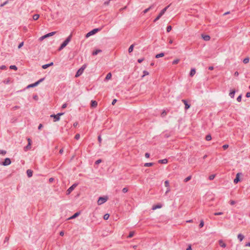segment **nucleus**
Returning a JSON list of instances; mask_svg holds the SVG:
<instances>
[{"label": "nucleus", "mask_w": 250, "mask_h": 250, "mask_svg": "<svg viewBox=\"0 0 250 250\" xmlns=\"http://www.w3.org/2000/svg\"><path fill=\"white\" fill-rule=\"evenodd\" d=\"M86 67V64H84L77 71L75 75V77L77 78L81 75Z\"/></svg>", "instance_id": "1"}, {"label": "nucleus", "mask_w": 250, "mask_h": 250, "mask_svg": "<svg viewBox=\"0 0 250 250\" xmlns=\"http://www.w3.org/2000/svg\"><path fill=\"white\" fill-rule=\"evenodd\" d=\"M169 5L164 8L163 10H161L159 14L157 16V17L154 19V22L157 21L158 20L160 19V18L165 14L167 9L169 7Z\"/></svg>", "instance_id": "2"}, {"label": "nucleus", "mask_w": 250, "mask_h": 250, "mask_svg": "<svg viewBox=\"0 0 250 250\" xmlns=\"http://www.w3.org/2000/svg\"><path fill=\"white\" fill-rule=\"evenodd\" d=\"M108 199L107 197L104 196V197H99L98 200V204L99 205H101L104 203H105Z\"/></svg>", "instance_id": "3"}, {"label": "nucleus", "mask_w": 250, "mask_h": 250, "mask_svg": "<svg viewBox=\"0 0 250 250\" xmlns=\"http://www.w3.org/2000/svg\"><path fill=\"white\" fill-rule=\"evenodd\" d=\"M100 29L99 28H95L91 30V31L87 33L86 35V37L88 38L90 37V36H92L94 34H95L96 33H97L98 31H100Z\"/></svg>", "instance_id": "4"}, {"label": "nucleus", "mask_w": 250, "mask_h": 250, "mask_svg": "<svg viewBox=\"0 0 250 250\" xmlns=\"http://www.w3.org/2000/svg\"><path fill=\"white\" fill-rule=\"evenodd\" d=\"M78 185L77 184H74L72 185L66 191V194L68 195L74 189V188L77 187Z\"/></svg>", "instance_id": "5"}, {"label": "nucleus", "mask_w": 250, "mask_h": 250, "mask_svg": "<svg viewBox=\"0 0 250 250\" xmlns=\"http://www.w3.org/2000/svg\"><path fill=\"white\" fill-rule=\"evenodd\" d=\"M71 39V35H70L66 40L62 43V45L65 47L70 42Z\"/></svg>", "instance_id": "6"}, {"label": "nucleus", "mask_w": 250, "mask_h": 250, "mask_svg": "<svg viewBox=\"0 0 250 250\" xmlns=\"http://www.w3.org/2000/svg\"><path fill=\"white\" fill-rule=\"evenodd\" d=\"M11 163L10 159L8 158H6L4 159V161L2 162V165L6 166L9 165Z\"/></svg>", "instance_id": "7"}, {"label": "nucleus", "mask_w": 250, "mask_h": 250, "mask_svg": "<svg viewBox=\"0 0 250 250\" xmlns=\"http://www.w3.org/2000/svg\"><path fill=\"white\" fill-rule=\"evenodd\" d=\"M182 102L185 105V109L186 110H187L190 107V104H188L186 100L183 99L182 100Z\"/></svg>", "instance_id": "8"}, {"label": "nucleus", "mask_w": 250, "mask_h": 250, "mask_svg": "<svg viewBox=\"0 0 250 250\" xmlns=\"http://www.w3.org/2000/svg\"><path fill=\"white\" fill-rule=\"evenodd\" d=\"M202 37L206 41H208L210 39V36L207 35H202Z\"/></svg>", "instance_id": "9"}, {"label": "nucleus", "mask_w": 250, "mask_h": 250, "mask_svg": "<svg viewBox=\"0 0 250 250\" xmlns=\"http://www.w3.org/2000/svg\"><path fill=\"white\" fill-rule=\"evenodd\" d=\"M218 242L220 247L224 248L226 247V244L224 242V241L222 240H219Z\"/></svg>", "instance_id": "10"}, {"label": "nucleus", "mask_w": 250, "mask_h": 250, "mask_svg": "<svg viewBox=\"0 0 250 250\" xmlns=\"http://www.w3.org/2000/svg\"><path fill=\"white\" fill-rule=\"evenodd\" d=\"M240 173H238L236 174V176L234 180V183L237 184L240 181V179H239V175H240Z\"/></svg>", "instance_id": "11"}, {"label": "nucleus", "mask_w": 250, "mask_h": 250, "mask_svg": "<svg viewBox=\"0 0 250 250\" xmlns=\"http://www.w3.org/2000/svg\"><path fill=\"white\" fill-rule=\"evenodd\" d=\"M50 117L54 118V122L58 121L60 119V118H59V117H58V116H57L56 115H51L50 116Z\"/></svg>", "instance_id": "12"}, {"label": "nucleus", "mask_w": 250, "mask_h": 250, "mask_svg": "<svg viewBox=\"0 0 250 250\" xmlns=\"http://www.w3.org/2000/svg\"><path fill=\"white\" fill-rule=\"evenodd\" d=\"M162 207V205L161 204H157L156 205H154L152 207V209L153 210H155L157 208H160Z\"/></svg>", "instance_id": "13"}, {"label": "nucleus", "mask_w": 250, "mask_h": 250, "mask_svg": "<svg viewBox=\"0 0 250 250\" xmlns=\"http://www.w3.org/2000/svg\"><path fill=\"white\" fill-rule=\"evenodd\" d=\"M98 103L96 101H91V106L92 107H96L97 106Z\"/></svg>", "instance_id": "14"}, {"label": "nucleus", "mask_w": 250, "mask_h": 250, "mask_svg": "<svg viewBox=\"0 0 250 250\" xmlns=\"http://www.w3.org/2000/svg\"><path fill=\"white\" fill-rule=\"evenodd\" d=\"M26 173L28 177H31L33 175V171L31 169H28L26 171Z\"/></svg>", "instance_id": "15"}, {"label": "nucleus", "mask_w": 250, "mask_h": 250, "mask_svg": "<svg viewBox=\"0 0 250 250\" xmlns=\"http://www.w3.org/2000/svg\"><path fill=\"white\" fill-rule=\"evenodd\" d=\"M167 159H164L162 160H160L158 161V163L160 164H166L167 163Z\"/></svg>", "instance_id": "16"}, {"label": "nucleus", "mask_w": 250, "mask_h": 250, "mask_svg": "<svg viewBox=\"0 0 250 250\" xmlns=\"http://www.w3.org/2000/svg\"><path fill=\"white\" fill-rule=\"evenodd\" d=\"M196 73L195 69V68H192L190 70L189 75L190 77H193Z\"/></svg>", "instance_id": "17"}, {"label": "nucleus", "mask_w": 250, "mask_h": 250, "mask_svg": "<svg viewBox=\"0 0 250 250\" xmlns=\"http://www.w3.org/2000/svg\"><path fill=\"white\" fill-rule=\"evenodd\" d=\"M237 238L239 240V241L241 242L244 238V236L243 234L240 233L238 235Z\"/></svg>", "instance_id": "18"}, {"label": "nucleus", "mask_w": 250, "mask_h": 250, "mask_svg": "<svg viewBox=\"0 0 250 250\" xmlns=\"http://www.w3.org/2000/svg\"><path fill=\"white\" fill-rule=\"evenodd\" d=\"M101 52H102V50L97 49L92 52V55L94 56H95V55H97L98 53H101Z\"/></svg>", "instance_id": "19"}, {"label": "nucleus", "mask_w": 250, "mask_h": 250, "mask_svg": "<svg viewBox=\"0 0 250 250\" xmlns=\"http://www.w3.org/2000/svg\"><path fill=\"white\" fill-rule=\"evenodd\" d=\"M111 77H112L111 73H108L106 75V76L105 77V81H107V80H109L111 79Z\"/></svg>", "instance_id": "20"}, {"label": "nucleus", "mask_w": 250, "mask_h": 250, "mask_svg": "<svg viewBox=\"0 0 250 250\" xmlns=\"http://www.w3.org/2000/svg\"><path fill=\"white\" fill-rule=\"evenodd\" d=\"M235 93V90H233L232 91H231L229 94V95L230 96V97L232 98H234V94Z\"/></svg>", "instance_id": "21"}, {"label": "nucleus", "mask_w": 250, "mask_h": 250, "mask_svg": "<svg viewBox=\"0 0 250 250\" xmlns=\"http://www.w3.org/2000/svg\"><path fill=\"white\" fill-rule=\"evenodd\" d=\"M80 214L79 212H76L74 215H73L71 217H70L69 219H74L77 217Z\"/></svg>", "instance_id": "22"}, {"label": "nucleus", "mask_w": 250, "mask_h": 250, "mask_svg": "<svg viewBox=\"0 0 250 250\" xmlns=\"http://www.w3.org/2000/svg\"><path fill=\"white\" fill-rule=\"evenodd\" d=\"M164 56V53H161L160 54H158L155 56L156 58H159L160 57H162Z\"/></svg>", "instance_id": "23"}, {"label": "nucleus", "mask_w": 250, "mask_h": 250, "mask_svg": "<svg viewBox=\"0 0 250 250\" xmlns=\"http://www.w3.org/2000/svg\"><path fill=\"white\" fill-rule=\"evenodd\" d=\"M40 17V15L38 14H35L33 16V19L34 20L36 21Z\"/></svg>", "instance_id": "24"}, {"label": "nucleus", "mask_w": 250, "mask_h": 250, "mask_svg": "<svg viewBox=\"0 0 250 250\" xmlns=\"http://www.w3.org/2000/svg\"><path fill=\"white\" fill-rule=\"evenodd\" d=\"M134 48V44H132L130 46V47L128 48V52L131 53L133 51Z\"/></svg>", "instance_id": "25"}, {"label": "nucleus", "mask_w": 250, "mask_h": 250, "mask_svg": "<svg viewBox=\"0 0 250 250\" xmlns=\"http://www.w3.org/2000/svg\"><path fill=\"white\" fill-rule=\"evenodd\" d=\"M153 163H145V165H144V166L145 167H151V166H152L153 165Z\"/></svg>", "instance_id": "26"}, {"label": "nucleus", "mask_w": 250, "mask_h": 250, "mask_svg": "<svg viewBox=\"0 0 250 250\" xmlns=\"http://www.w3.org/2000/svg\"><path fill=\"white\" fill-rule=\"evenodd\" d=\"M179 61H180L179 59H175L172 62V64H177L179 62Z\"/></svg>", "instance_id": "27"}, {"label": "nucleus", "mask_w": 250, "mask_h": 250, "mask_svg": "<svg viewBox=\"0 0 250 250\" xmlns=\"http://www.w3.org/2000/svg\"><path fill=\"white\" fill-rule=\"evenodd\" d=\"M211 136L210 135L208 134V135H207L206 137V140L207 141H210L211 140Z\"/></svg>", "instance_id": "28"}, {"label": "nucleus", "mask_w": 250, "mask_h": 250, "mask_svg": "<svg viewBox=\"0 0 250 250\" xmlns=\"http://www.w3.org/2000/svg\"><path fill=\"white\" fill-rule=\"evenodd\" d=\"M215 174H211L210 175L209 177H208V179L210 180H212L214 179V178H215Z\"/></svg>", "instance_id": "29"}, {"label": "nucleus", "mask_w": 250, "mask_h": 250, "mask_svg": "<svg viewBox=\"0 0 250 250\" xmlns=\"http://www.w3.org/2000/svg\"><path fill=\"white\" fill-rule=\"evenodd\" d=\"M191 178V176H189L188 177H187L186 178H185L184 179V182H188V181H189Z\"/></svg>", "instance_id": "30"}, {"label": "nucleus", "mask_w": 250, "mask_h": 250, "mask_svg": "<svg viewBox=\"0 0 250 250\" xmlns=\"http://www.w3.org/2000/svg\"><path fill=\"white\" fill-rule=\"evenodd\" d=\"M249 62V58L248 57L247 58H245L244 60H243V62L244 63H248Z\"/></svg>", "instance_id": "31"}, {"label": "nucleus", "mask_w": 250, "mask_h": 250, "mask_svg": "<svg viewBox=\"0 0 250 250\" xmlns=\"http://www.w3.org/2000/svg\"><path fill=\"white\" fill-rule=\"evenodd\" d=\"M109 214H105L104 216V219L105 220H107L109 218Z\"/></svg>", "instance_id": "32"}, {"label": "nucleus", "mask_w": 250, "mask_h": 250, "mask_svg": "<svg viewBox=\"0 0 250 250\" xmlns=\"http://www.w3.org/2000/svg\"><path fill=\"white\" fill-rule=\"evenodd\" d=\"M134 234V231H130L129 232V234L128 236V238H131L133 236Z\"/></svg>", "instance_id": "33"}, {"label": "nucleus", "mask_w": 250, "mask_h": 250, "mask_svg": "<svg viewBox=\"0 0 250 250\" xmlns=\"http://www.w3.org/2000/svg\"><path fill=\"white\" fill-rule=\"evenodd\" d=\"M165 186L167 188H169V183L168 181L167 180L165 182Z\"/></svg>", "instance_id": "34"}, {"label": "nucleus", "mask_w": 250, "mask_h": 250, "mask_svg": "<svg viewBox=\"0 0 250 250\" xmlns=\"http://www.w3.org/2000/svg\"><path fill=\"white\" fill-rule=\"evenodd\" d=\"M10 68L11 69H14L15 70H17V67L16 65H11L10 66Z\"/></svg>", "instance_id": "35"}, {"label": "nucleus", "mask_w": 250, "mask_h": 250, "mask_svg": "<svg viewBox=\"0 0 250 250\" xmlns=\"http://www.w3.org/2000/svg\"><path fill=\"white\" fill-rule=\"evenodd\" d=\"M172 29V27L170 25L167 26V32H170Z\"/></svg>", "instance_id": "36"}, {"label": "nucleus", "mask_w": 250, "mask_h": 250, "mask_svg": "<svg viewBox=\"0 0 250 250\" xmlns=\"http://www.w3.org/2000/svg\"><path fill=\"white\" fill-rule=\"evenodd\" d=\"M204 225V222L203 221V220H201L200 221V224H199V227L200 228H202Z\"/></svg>", "instance_id": "37"}, {"label": "nucleus", "mask_w": 250, "mask_h": 250, "mask_svg": "<svg viewBox=\"0 0 250 250\" xmlns=\"http://www.w3.org/2000/svg\"><path fill=\"white\" fill-rule=\"evenodd\" d=\"M6 153V151L4 150H0V154H2V155H4Z\"/></svg>", "instance_id": "38"}, {"label": "nucleus", "mask_w": 250, "mask_h": 250, "mask_svg": "<svg viewBox=\"0 0 250 250\" xmlns=\"http://www.w3.org/2000/svg\"><path fill=\"white\" fill-rule=\"evenodd\" d=\"M8 0H7L5 1V2H4L3 3L1 4L0 6V7H3L4 5H5L6 4H7L8 3Z\"/></svg>", "instance_id": "39"}, {"label": "nucleus", "mask_w": 250, "mask_h": 250, "mask_svg": "<svg viewBox=\"0 0 250 250\" xmlns=\"http://www.w3.org/2000/svg\"><path fill=\"white\" fill-rule=\"evenodd\" d=\"M241 100H242V95H239L237 98V101L238 102H240L241 101Z\"/></svg>", "instance_id": "40"}, {"label": "nucleus", "mask_w": 250, "mask_h": 250, "mask_svg": "<svg viewBox=\"0 0 250 250\" xmlns=\"http://www.w3.org/2000/svg\"><path fill=\"white\" fill-rule=\"evenodd\" d=\"M143 74H144V75H143V77H144L145 76L148 75L149 74V73L147 71L144 70L143 71Z\"/></svg>", "instance_id": "41"}, {"label": "nucleus", "mask_w": 250, "mask_h": 250, "mask_svg": "<svg viewBox=\"0 0 250 250\" xmlns=\"http://www.w3.org/2000/svg\"><path fill=\"white\" fill-rule=\"evenodd\" d=\"M20 108V106H18V105H16V106H14L12 107V109L13 110H16L18 109H19Z\"/></svg>", "instance_id": "42"}, {"label": "nucleus", "mask_w": 250, "mask_h": 250, "mask_svg": "<svg viewBox=\"0 0 250 250\" xmlns=\"http://www.w3.org/2000/svg\"><path fill=\"white\" fill-rule=\"evenodd\" d=\"M122 191L124 193H126L128 191V188H123V189H122Z\"/></svg>", "instance_id": "43"}, {"label": "nucleus", "mask_w": 250, "mask_h": 250, "mask_svg": "<svg viewBox=\"0 0 250 250\" xmlns=\"http://www.w3.org/2000/svg\"><path fill=\"white\" fill-rule=\"evenodd\" d=\"M223 213L222 212H215L214 213V215H222Z\"/></svg>", "instance_id": "44"}, {"label": "nucleus", "mask_w": 250, "mask_h": 250, "mask_svg": "<svg viewBox=\"0 0 250 250\" xmlns=\"http://www.w3.org/2000/svg\"><path fill=\"white\" fill-rule=\"evenodd\" d=\"M170 134L169 133H166L164 134V136L165 138H168L170 136Z\"/></svg>", "instance_id": "45"}, {"label": "nucleus", "mask_w": 250, "mask_h": 250, "mask_svg": "<svg viewBox=\"0 0 250 250\" xmlns=\"http://www.w3.org/2000/svg\"><path fill=\"white\" fill-rule=\"evenodd\" d=\"M36 86L35 85V83H32V84H29L27 86V88H30V87H35Z\"/></svg>", "instance_id": "46"}, {"label": "nucleus", "mask_w": 250, "mask_h": 250, "mask_svg": "<svg viewBox=\"0 0 250 250\" xmlns=\"http://www.w3.org/2000/svg\"><path fill=\"white\" fill-rule=\"evenodd\" d=\"M23 44H24V43H23V42H21V43L19 44V46H18V48H19V49L21 48V47L23 45Z\"/></svg>", "instance_id": "47"}, {"label": "nucleus", "mask_w": 250, "mask_h": 250, "mask_svg": "<svg viewBox=\"0 0 250 250\" xmlns=\"http://www.w3.org/2000/svg\"><path fill=\"white\" fill-rule=\"evenodd\" d=\"M48 67V64H44L42 66V68L43 69H46Z\"/></svg>", "instance_id": "48"}, {"label": "nucleus", "mask_w": 250, "mask_h": 250, "mask_svg": "<svg viewBox=\"0 0 250 250\" xmlns=\"http://www.w3.org/2000/svg\"><path fill=\"white\" fill-rule=\"evenodd\" d=\"M6 68V67L5 65H1L0 66V69H1V70H4Z\"/></svg>", "instance_id": "49"}, {"label": "nucleus", "mask_w": 250, "mask_h": 250, "mask_svg": "<svg viewBox=\"0 0 250 250\" xmlns=\"http://www.w3.org/2000/svg\"><path fill=\"white\" fill-rule=\"evenodd\" d=\"M222 147L224 149H226L227 148H228L229 147V145H224Z\"/></svg>", "instance_id": "50"}, {"label": "nucleus", "mask_w": 250, "mask_h": 250, "mask_svg": "<svg viewBox=\"0 0 250 250\" xmlns=\"http://www.w3.org/2000/svg\"><path fill=\"white\" fill-rule=\"evenodd\" d=\"M56 32H52L51 33H48L49 34V36H52L56 34Z\"/></svg>", "instance_id": "51"}, {"label": "nucleus", "mask_w": 250, "mask_h": 250, "mask_svg": "<svg viewBox=\"0 0 250 250\" xmlns=\"http://www.w3.org/2000/svg\"><path fill=\"white\" fill-rule=\"evenodd\" d=\"M80 135L79 134H77L75 136V138L76 139V140H78L79 138H80Z\"/></svg>", "instance_id": "52"}, {"label": "nucleus", "mask_w": 250, "mask_h": 250, "mask_svg": "<svg viewBox=\"0 0 250 250\" xmlns=\"http://www.w3.org/2000/svg\"><path fill=\"white\" fill-rule=\"evenodd\" d=\"M102 162L101 159H99L95 162V164L98 165Z\"/></svg>", "instance_id": "53"}, {"label": "nucleus", "mask_w": 250, "mask_h": 250, "mask_svg": "<svg viewBox=\"0 0 250 250\" xmlns=\"http://www.w3.org/2000/svg\"><path fill=\"white\" fill-rule=\"evenodd\" d=\"M63 48H64V46H63L62 44L61 45V46L58 48L59 51L62 50Z\"/></svg>", "instance_id": "54"}, {"label": "nucleus", "mask_w": 250, "mask_h": 250, "mask_svg": "<svg viewBox=\"0 0 250 250\" xmlns=\"http://www.w3.org/2000/svg\"><path fill=\"white\" fill-rule=\"evenodd\" d=\"M63 48H64V46H63L62 44L61 45V46L58 48L59 51L62 50Z\"/></svg>", "instance_id": "55"}, {"label": "nucleus", "mask_w": 250, "mask_h": 250, "mask_svg": "<svg viewBox=\"0 0 250 250\" xmlns=\"http://www.w3.org/2000/svg\"><path fill=\"white\" fill-rule=\"evenodd\" d=\"M149 11V9H148V8L146 9L145 10H144L143 12L144 14H146Z\"/></svg>", "instance_id": "56"}, {"label": "nucleus", "mask_w": 250, "mask_h": 250, "mask_svg": "<svg viewBox=\"0 0 250 250\" xmlns=\"http://www.w3.org/2000/svg\"><path fill=\"white\" fill-rule=\"evenodd\" d=\"M98 141L99 142V143H101V142H102V138H101V137L100 135H99L98 136Z\"/></svg>", "instance_id": "57"}, {"label": "nucleus", "mask_w": 250, "mask_h": 250, "mask_svg": "<svg viewBox=\"0 0 250 250\" xmlns=\"http://www.w3.org/2000/svg\"><path fill=\"white\" fill-rule=\"evenodd\" d=\"M166 114H167L166 112L165 111H164L162 113V114H161V116H162V117H164Z\"/></svg>", "instance_id": "58"}, {"label": "nucleus", "mask_w": 250, "mask_h": 250, "mask_svg": "<svg viewBox=\"0 0 250 250\" xmlns=\"http://www.w3.org/2000/svg\"><path fill=\"white\" fill-rule=\"evenodd\" d=\"M235 204V202L234 201H233V200H231V201H230V204L231 205H234Z\"/></svg>", "instance_id": "59"}, {"label": "nucleus", "mask_w": 250, "mask_h": 250, "mask_svg": "<svg viewBox=\"0 0 250 250\" xmlns=\"http://www.w3.org/2000/svg\"><path fill=\"white\" fill-rule=\"evenodd\" d=\"M67 106V104L66 103L64 104H62V108L64 109L65 108H66Z\"/></svg>", "instance_id": "60"}, {"label": "nucleus", "mask_w": 250, "mask_h": 250, "mask_svg": "<svg viewBox=\"0 0 250 250\" xmlns=\"http://www.w3.org/2000/svg\"><path fill=\"white\" fill-rule=\"evenodd\" d=\"M246 96L247 97V98H249L250 97V92H248L246 93Z\"/></svg>", "instance_id": "61"}, {"label": "nucleus", "mask_w": 250, "mask_h": 250, "mask_svg": "<svg viewBox=\"0 0 250 250\" xmlns=\"http://www.w3.org/2000/svg\"><path fill=\"white\" fill-rule=\"evenodd\" d=\"M150 156V154L148 153H146L145 154V157L147 158H148Z\"/></svg>", "instance_id": "62"}, {"label": "nucleus", "mask_w": 250, "mask_h": 250, "mask_svg": "<svg viewBox=\"0 0 250 250\" xmlns=\"http://www.w3.org/2000/svg\"><path fill=\"white\" fill-rule=\"evenodd\" d=\"M143 61H144V59H143V58H142V59H138V62L139 63H141V62H142Z\"/></svg>", "instance_id": "63"}, {"label": "nucleus", "mask_w": 250, "mask_h": 250, "mask_svg": "<svg viewBox=\"0 0 250 250\" xmlns=\"http://www.w3.org/2000/svg\"><path fill=\"white\" fill-rule=\"evenodd\" d=\"M186 250H192L191 246H189L187 248V249H186Z\"/></svg>", "instance_id": "64"}]
</instances>
